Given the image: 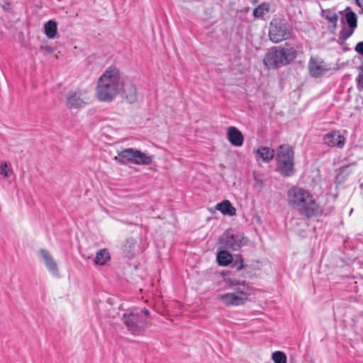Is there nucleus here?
I'll list each match as a JSON object with an SVG mask.
<instances>
[{"instance_id":"a211bd4d","label":"nucleus","mask_w":363,"mask_h":363,"mask_svg":"<svg viewBox=\"0 0 363 363\" xmlns=\"http://www.w3.org/2000/svg\"><path fill=\"white\" fill-rule=\"evenodd\" d=\"M277 168L279 173L285 177L293 176L296 169L294 167V161H276Z\"/></svg>"},{"instance_id":"dca6fc26","label":"nucleus","mask_w":363,"mask_h":363,"mask_svg":"<svg viewBox=\"0 0 363 363\" xmlns=\"http://www.w3.org/2000/svg\"><path fill=\"white\" fill-rule=\"evenodd\" d=\"M227 138L229 143L235 147H240L244 142V137L240 130L234 126L228 128Z\"/></svg>"},{"instance_id":"bb28decb","label":"nucleus","mask_w":363,"mask_h":363,"mask_svg":"<svg viewBox=\"0 0 363 363\" xmlns=\"http://www.w3.org/2000/svg\"><path fill=\"white\" fill-rule=\"evenodd\" d=\"M356 28H350L346 29L345 25H342V29L339 33L338 42L340 45H342L347 38H349L354 32Z\"/></svg>"},{"instance_id":"2f4dec72","label":"nucleus","mask_w":363,"mask_h":363,"mask_svg":"<svg viewBox=\"0 0 363 363\" xmlns=\"http://www.w3.org/2000/svg\"><path fill=\"white\" fill-rule=\"evenodd\" d=\"M359 73L356 78L357 88L359 91L363 90V60L360 65L358 67Z\"/></svg>"},{"instance_id":"f03ea898","label":"nucleus","mask_w":363,"mask_h":363,"mask_svg":"<svg viewBox=\"0 0 363 363\" xmlns=\"http://www.w3.org/2000/svg\"><path fill=\"white\" fill-rule=\"evenodd\" d=\"M298 55V51L288 43L284 46H274L265 54L263 62L269 69H278L289 65Z\"/></svg>"},{"instance_id":"aec40b11","label":"nucleus","mask_w":363,"mask_h":363,"mask_svg":"<svg viewBox=\"0 0 363 363\" xmlns=\"http://www.w3.org/2000/svg\"><path fill=\"white\" fill-rule=\"evenodd\" d=\"M303 208L306 210L308 209V211H304L303 210H300L298 208L296 211L299 213L300 215L303 216L308 218L311 217L317 216L319 213V206L315 201H308L305 203L303 205Z\"/></svg>"},{"instance_id":"6e6552de","label":"nucleus","mask_w":363,"mask_h":363,"mask_svg":"<svg viewBox=\"0 0 363 363\" xmlns=\"http://www.w3.org/2000/svg\"><path fill=\"white\" fill-rule=\"evenodd\" d=\"M242 233H234L232 228H228L219 237L218 244L221 249H226L232 251L239 250L244 244Z\"/></svg>"},{"instance_id":"4468645a","label":"nucleus","mask_w":363,"mask_h":363,"mask_svg":"<svg viewBox=\"0 0 363 363\" xmlns=\"http://www.w3.org/2000/svg\"><path fill=\"white\" fill-rule=\"evenodd\" d=\"M340 14L344 15V17L341 18L340 22L342 25H347L350 28H357V16L352 10L351 7L347 6L343 11H340Z\"/></svg>"},{"instance_id":"4c0bfd02","label":"nucleus","mask_w":363,"mask_h":363,"mask_svg":"<svg viewBox=\"0 0 363 363\" xmlns=\"http://www.w3.org/2000/svg\"><path fill=\"white\" fill-rule=\"evenodd\" d=\"M254 180H255V183L259 186H262L263 184L262 179L257 177V176L254 177Z\"/></svg>"},{"instance_id":"c756f323","label":"nucleus","mask_w":363,"mask_h":363,"mask_svg":"<svg viewBox=\"0 0 363 363\" xmlns=\"http://www.w3.org/2000/svg\"><path fill=\"white\" fill-rule=\"evenodd\" d=\"M272 359L274 363H286V355L283 352L276 351L272 353Z\"/></svg>"},{"instance_id":"9b49d317","label":"nucleus","mask_w":363,"mask_h":363,"mask_svg":"<svg viewBox=\"0 0 363 363\" xmlns=\"http://www.w3.org/2000/svg\"><path fill=\"white\" fill-rule=\"evenodd\" d=\"M218 298L227 306H242L244 305L247 301V298L245 296H240L236 293H226L220 294L218 296Z\"/></svg>"},{"instance_id":"5701e85b","label":"nucleus","mask_w":363,"mask_h":363,"mask_svg":"<svg viewBox=\"0 0 363 363\" xmlns=\"http://www.w3.org/2000/svg\"><path fill=\"white\" fill-rule=\"evenodd\" d=\"M123 96L129 104L135 103L138 99L136 86L133 84L126 85L123 90Z\"/></svg>"},{"instance_id":"c85d7f7f","label":"nucleus","mask_w":363,"mask_h":363,"mask_svg":"<svg viewBox=\"0 0 363 363\" xmlns=\"http://www.w3.org/2000/svg\"><path fill=\"white\" fill-rule=\"evenodd\" d=\"M232 267L235 268L238 271H240L247 267H248L247 264H244V260L240 254H236L233 257Z\"/></svg>"},{"instance_id":"ea45409f","label":"nucleus","mask_w":363,"mask_h":363,"mask_svg":"<svg viewBox=\"0 0 363 363\" xmlns=\"http://www.w3.org/2000/svg\"><path fill=\"white\" fill-rule=\"evenodd\" d=\"M44 48L48 53H52L53 52V48L50 46L47 45Z\"/></svg>"},{"instance_id":"1a4fd4ad","label":"nucleus","mask_w":363,"mask_h":363,"mask_svg":"<svg viewBox=\"0 0 363 363\" xmlns=\"http://www.w3.org/2000/svg\"><path fill=\"white\" fill-rule=\"evenodd\" d=\"M323 142L329 147L342 149L345 145L346 138L339 130H331L323 135Z\"/></svg>"},{"instance_id":"7ed1b4c3","label":"nucleus","mask_w":363,"mask_h":363,"mask_svg":"<svg viewBox=\"0 0 363 363\" xmlns=\"http://www.w3.org/2000/svg\"><path fill=\"white\" fill-rule=\"evenodd\" d=\"M292 27L284 18H274L269 23V38L274 43L289 39Z\"/></svg>"},{"instance_id":"72a5a7b5","label":"nucleus","mask_w":363,"mask_h":363,"mask_svg":"<svg viewBox=\"0 0 363 363\" xmlns=\"http://www.w3.org/2000/svg\"><path fill=\"white\" fill-rule=\"evenodd\" d=\"M354 50L361 55H363V41L359 42L355 48Z\"/></svg>"},{"instance_id":"9d476101","label":"nucleus","mask_w":363,"mask_h":363,"mask_svg":"<svg viewBox=\"0 0 363 363\" xmlns=\"http://www.w3.org/2000/svg\"><path fill=\"white\" fill-rule=\"evenodd\" d=\"M65 102L67 108L69 109L81 108L87 104L80 90H70L66 96Z\"/></svg>"},{"instance_id":"cd10ccee","label":"nucleus","mask_w":363,"mask_h":363,"mask_svg":"<svg viewBox=\"0 0 363 363\" xmlns=\"http://www.w3.org/2000/svg\"><path fill=\"white\" fill-rule=\"evenodd\" d=\"M269 4L263 2L253 10V16L255 18H260L264 16L265 13L269 12Z\"/></svg>"},{"instance_id":"7c9ffc66","label":"nucleus","mask_w":363,"mask_h":363,"mask_svg":"<svg viewBox=\"0 0 363 363\" xmlns=\"http://www.w3.org/2000/svg\"><path fill=\"white\" fill-rule=\"evenodd\" d=\"M322 16L324 17L330 23L335 22V21H338L337 14L333 13L330 9L322 11Z\"/></svg>"},{"instance_id":"412c9836","label":"nucleus","mask_w":363,"mask_h":363,"mask_svg":"<svg viewBox=\"0 0 363 363\" xmlns=\"http://www.w3.org/2000/svg\"><path fill=\"white\" fill-rule=\"evenodd\" d=\"M216 209L224 216H233L236 214V209L229 200H223L216 206Z\"/></svg>"},{"instance_id":"6ab92c4d","label":"nucleus","mask_w":363,"mask_h":363,"mask_svg":"<svg viewBox=\"0 0 363 363\" xmlns=\"http://www.w3.org/2000/svg\"><path fill=\"white\" fill-rule=\"evenodd\" d=\"M275 155L274 150L269 147L260 146L255 151V158L266 163L272 160Z\"/></svg>"},{"instance_id":"a19ab883","label":"nucleus","mask_w":363,"mask_h":363,"mask_svg":"<svg viewBox=\"0 0 363 363\" xmlns=\"http://www.w3.org/2000/svg\"><path fill=\"white\" fill-rule=\"evenodd\" d=\"M356 1V4L359 6V7H363V0H355Z\"/></svg>"},{"instance_id":"4be33fe9","label":"nucleus","mask_w":363,"mask_h":363,"mask_svg":"<svg viewBox=\"0 0 363 363\" xmlns=\"http://www.w3.org/2000/svg\"><path fill=\"white\" fill-rule=\"evenodd\" d=\"M216 262L219 266H228L233 262V256L228 250L221 249L217 252Z\"/></svg>"},{"instance_id":"423d86ee","label":"nucleus","mask_w":363,"mask_h":363,"mask_svg":"<svg viewBox=\"0 0 363 363\" xmlns=\"http://www.w3.org/2000/svg\"><path fill=\"white\" fill-rule=\"evenodd\" d=\"M289 203L296 210L299 208L308 211L303 208V204L308 201H315L311 194L303 188L292 186L287 192Z\"/></svg>"},{"instance_id":"f3484780","label":"nucleus","mask_w":363,"mask_h":363,"mask_svg":"<svg viewBox=\"0 0 363 363\" xmlns=\"http://www.w3.org/2000/svg\"><path fill=\"white\" fill-rule=\"evenodd\" d=\"M136 152L137 149L130 147L125 148L118 152V157H116V160L121 164H125L128 162L135 164Z\"/></svg>"},{"instance_id":"39448f33","label":"nucleus","mask_w":363,"mask_h":363,"mask_svg":"<svg viewBox=\"0 0 363 363\" xmlns=\"http://www.w3.org/2000/svg\"><path fill=\"white\" fill-rule=\"evenodd\" d=\"M122 321L127 330L134 335L143 334L147 325L146 318L142 313L133 312L124 313Z\"/></svg>"},{"instance_id":"393cba45","label":"nucleus","mask_w":363,"mask_h":363,"mask_svg":"<svg viewBox=\"0 0 363 363\" xmlns=\"http://www.w3.org/2000/svg\"><path fill=\"white\" fill-rule=\"evenodd\" d=\"M152 156L147 155L145 152L137 150L135 155V164L136 165H150L152 162Z\"/></svg>"},{"instance_id":"2eb2a0df","label":"nucleus","mask_w":363,"mask_h":363,"mask_svg":"<svg viewBox=\"0 0 363 363\" xmlns=\"http://www.w3.org/2000/svg\"><path fill=\"white\" fill-rule=\"evenodd\" d=\"M323 62H319L318 59L311 57L308 62V72L311 77L313 78H318L322 76L326 71L327 69L324 68L322 65Z\"/></svg>"},{"instance_id":"ddd939ff","label":"nucleus","mask_w":363,"mask_h":363,"mask_svg":"<svg viewBox=\"0 0 363 363\" xmlns=\"http://www.w3.org/2000/svg\"><path fill=\"white\" fill-rule=\"evenodd\" d=\"M294 150L291 145L288 144L281 145L277 149L275 160L294 161Z\"/></svg>"},{"instance_id":"f257e3e1","label":"nucleus","mask_w":363,"mask_h":363,"mask_svg":"<svg viewBox=\"0 0 363 363\" xmlns=\"http://www.w3.org/2000/svg\"><path fill=\"white\" fill-rule=\"evenodd\" d=\"M121 72L115 66L108 67L99 77L96 86V95L101 101H111L123 87Z\"/></svg>"},{"instance_id":"58836bf2","label":"nucleus","mask_w":363,"mask_h":363,"mask_svg":"<svg viewBox=\"0 0 363 363\" xmlns=\"http://www.w3.org/2000/svg\"><path fill=\"white\" fill-rule=\"evenodd\" d=\"M11 4L9 2L6 3L2 6V8L4 11H8L10 9Z\"/></svg>"},{"instance_id":"0eeeda50","label":"nucleus","mask_w":363,"mask_h":363,"mask_svg":"<svg viewBox=\"0 0 363 363\" xmlns=\"http://www.w3.org/2000/svg\"><path fill=\"white\" fill-rule=\"evenodd\" d=\"M289 203L296 210L299 208L308 211L303 208V204L308 201H315L311 194L303 188L292 186L287 192Z\"/></svg>"},{"instance_id":"c9c22d12","label":"nucleus","mask_w":363,"mask_h":363,"mask_svg":"<svg viewBox=\"0 0 363 363\" xmlns=\"http://www.w3.org/2000/svg\"><path fill=\"white\" fill-rule=\"evenodd\" d=\"M259 262L258 260H254L252 261V263L249 266L253 267L254 269H259Z\"/></svg>"},{"instance_id":"79ce46f5","label":"nucleus","mask_w":363,"mask_h":363,"mask_svg":"<svg viewBox=\"0 0 363 363\" xmlns=\"http://www.w3.org/2000/svg\"><path fill=\"white\" fill-rule=\"evenodd\" d=\"M257 2V0H252V3L255 4Z\"/></svg>"},{"instance_id":"e433bc0d","label":"nucleus","mask_w":363,"mask_h":363,"mask_svg":"<svg viewBox=\"0 0 363 363\" xmlns=\"http://www.w3.org/2000/svg\"><path fill=\"white\" fill-rule=\"evenodd\" d=\"M332 26L330 27V33H334L337 28V21H335V22L330 23Z\"/></svg>"},{"instance_id":"473e14b6","label":"nucleus","mask_w":363,"mask_h":363,"mask_svg":"<svg viewBox=\"0 0 363 363\" xmlns=\"http://www.w3.org/2000/svg\"><path fill=\"white\" fill-rule=\"evenodd\" d=\"M9 169L8 168V164L4 162L0 165V174L3 175L4 177H9Z\"/></svg>"},{"instance_id":"f704fd0d","label":"nucleus","mask_w":363,"mask_h":363,"mask_svg":"<svg viewBox=\"0 0 363 363\" xmlns=\"http://www.w3.org/2000/svg\"><path fill=\"white\" fill-rule=\"evenodd\" d=\"M140 313L143 315L144 318H146V321L147 322V319L150 317V311L146 308H143Z\"/></svg>"},{"instance_id":"a878e982","label":"nucleus","mask_w":363,"mask_h":363,"mask_svg":"<svg viewBox=\"0 0 363 363\" xmlns=\"http://www.w3.org/2000/svg\"><path fill=\"white\" fill-rule=\"evenodd\" d=\"M110 259L109 252L106 249H101L99 250L95 257L94 262L96 264L104 265L108 260Z\"/></svg>"},{"instance_id":"20e7f679","label":"nucleus","mask_w":363,"mask_h":363,"mask_svg":"<svg viewBox=\"0 0 363 363\" xmlns=\"http://www.w3.org/2000/svg\"><path fill=\"white\" fill-rule=\"evenodd\" d=\"M223 277V281L230 289L236 291L240 296H245L247 299L251 295L253 287L252 284L245 280L237 279L230 271L223 270L220 273Z\"/></svg>"},{"instance_id":"f8f14e48","label":"nucleus","mask_w":363,"mask_h":363,"mask_svg":"<svg viewBox=\"0 0 363 363\" xmlns=\"http://www.w3.org/2000/svg\"><path fill=\"white\" fill-rule=\"evenodd\" d=\"M39 255L43 259L48 270L54 276L59 275V270L57 262L53 259L50 252L45 249H40L38 252Z\"/></svg>"},{"instance_id":"b1692460","label":"nucleus","mask_w":363,"mask_h":363,"mask_svg":"<svg viewBox=\"0 0 363 363\" xmlns=\"http://www.w3.org/2000/svg\"><path fill=\"white\" fill-rule=\"evenodd\" d=\"M44 31L45 35L50 38L53 39L57 34V24L54 20H50L44 25Z\"/></svg>"}]
</instances>
